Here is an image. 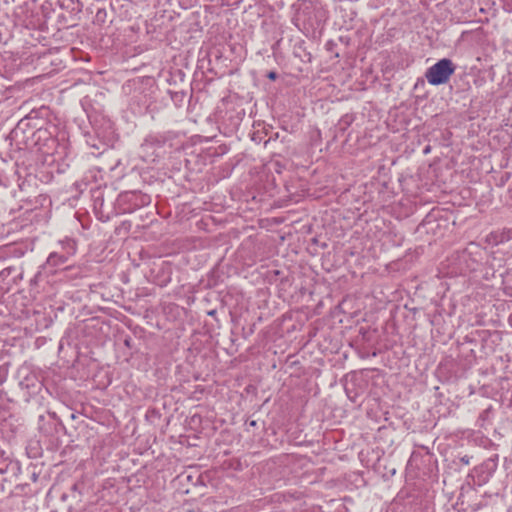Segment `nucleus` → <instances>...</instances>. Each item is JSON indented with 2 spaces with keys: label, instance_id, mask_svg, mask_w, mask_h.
Wrapping results in <instances>:
<instances>
[{
  "label": "nucleus",
  "instance_id": "6",
  "mask_svg": "<svg viewBox=\"0 0 512 512\" xmlns=\"http://www.w3.org/2000/svg\"><path fill=\"white\" fill-rule=\"evenodd\" d=\"M353 121H354V117L352 115H350V114L343 115L337 124L338 130L341 132H344L352 124Z\"/></svg>",
  "mask_w": 512,
  "mask_h": 512
},
{
  "label": "nucleus",
  "instance_id": "12",
  "mask_svg": "<svg viewBox=\"0 0 512 512\" xmlns=\"http://www.w3.org/2000/svg\"><path fill=\"white\" fill-rule=\"evenodd\" d=\"M249 426H251V427H255V426H257V421H255V420H251V421L249 422Z\"/></svg>",
  "mask_w": 512,
  "mask_h": 512
},
{
  "label": "nucleus",
  "instance_id": "13",
  "mask_svg": "<svg viewBox=\"0 0 512 512\" xmlns=\"http://www.w3.org/2000/svg\"><path fill=\"white\" fill-rule=\"evenodd\" d=\"M215 314H216V310H211L208 312V315H210V316H215Z\"/></svg>",
  "mask_w": 512,
  "mask_h": 512
},
{
  "label": "nucleus",
  "instance_id": "8",
  "mask_svg": "<svg viewBox=\"0 0 512 512\" xmlns=\"http://www.w3.org/2000/svg\"><path fill=\"white\" fill-rule=\"evenodd\" d=\"M14 270V267L12 266H9V267H6L4 268L1 272H0V277L2 278H6L8 277Z\"/></svg>",
  "mask_w": 512,
  "mask_h": 512
},
{
  "label": "nucleus",
  "instance_id": "17",
  "mask_svg": "<svg viewBox=\"0 0 512 512\" xmlns=\"http://www.w3.org/2000/svg\"><path fill=\"white\" fill-rule=\"evenodd\" d=\"M470 246H474L475 248H478V245H475L473 243H471Z\"/></svg>",
  "mask_w": 512,
  "mask_h": 512
},
{
  "label": "nucleus",
  "instance_id": "15",
  "mask_svg": "<svg viewBox=\"0 0 512 512\" xmlns=\"http://www.w3.org/2000/svg\"><path fill=\"white\" fill-rule=\"evenodd\" d=\"M125 345L128 346V347L130 346V339H126L125 340Z\"/></svg>",
  "mask_w": 512,
  "mask_h": 512
},
{
  "label": "nucleus",
  "instance_id": "4",
  "mask_svg": "<svg viewBox=\"0 0 512 512\" xmlns=\"http://www.w3.org/2000/svg\"><path fill=\"white\" fill-rule=\"evenodd\" d=\"M120 199L122 201H129V202H132L133 200H135L134 205L137 207L147 205L150 202L149 196L141 194L140 192L137 193L135 191L121 193Z\"/></svg>",
  "mask_w": 512,
  "mask_h": 512
},
{
  "label": "nucleus",
  "instance_id": "1",
  "mask_svg": "<svg viewBox=\"0 0 512 512\" xmlns=\"http://www.w3.org/2000/svg\"><path fill=\"white\" fill-rule=\"evenodd\" d=\"M47 136L46 129H34L26 119H21L11 130L9 139L19 149H29L39 145V141Z\"/></svg>",
  "mask_w": 512,
  "mask_h": 512
},
{
  "label": "nucleus",
  "instance_id": "11",
  "mask_svg": "<svg viewBox=\"0 0 512 512\" xmlns=\"http://www.w3.org/2000/svg\"><path fill=\"white\" fill-rule=\"evenodd\" d=\"M461 462L464 463V464H469V457L468 456H464L461 458Z\"/></svg>",
  "mask_w": 512,
  "mask_h": 512
},
{
  "label": "nucleus",
  "instance_id": "2",
  "mask_svg": "<svg viewBox=\"0 0 512 512\" xmlns=\"http://www.w3.org/2000/svg\"><path fill=\"white\" fill-rule=\"evenodd\" d=\"M455 70L452 60L443 58L427 69L425 77L429 84L438 86L447 83Z\"/></svg>",
  "mask_w": 512,
  "mask_h": 512
},
{
  "label": "nucleus",
  "instance_id": "9",
  "mask_svg": "<svg viewBox=\"0 0 512 512\" xmlns=\"http://www.w3.org/2000/svg\"><path fill=\"white\" fill-rule=\"evenodd\" d=\"M266 76L268 79L272 81H275L278 78V74L276 71H269Z\"/></svg>",
  "mask_w": 512,
  "mask_h": 512
},
{
  "label": "nucleus",
  "instance_id": "18",
  "mask_svg": "<svg viewBox=\"0 0 512 512\" xmlns=\"http://www.w3.org/2000/svg\"><path fill=\"white\" fill-rule=\"evenodd\" d=\"M0 471H1V472H4V471H5V468H0Z\"/></svg>",
  "mask_w": 512,
  "mask_h": 512
},
{
  "label": "nucleus",
  "instance_id": "3",
  "mask_svg": "<svg viewBox=\"0 0 512 512\" xmlns=\"http://www.w3.org/2000/svg\"><path fill=\"white\" fill-rule=\"evenodd\" d=\"M26 253V247L22 244H9L0 247V261L9 258H21Z\"/></svg>",
  "mask_w": 512,
  "mask_h": 512
},
{
  "label": "nucleus",
  "instance_id": "16",
  "mask_svg": "<svg viewBox=\"0 0 512 512\" xmlns=\"http://www.w3.org/2000/svg\"><path fill=\"white\" fill-rule=\"evenodd\" d=\"M429 151H430V147L428 146V147L425 148L424 152L428 153Z\"/></svg>",
  "mask_w": 512,
  "mask_h": 512
},
{
  "label": "nucleus",
  "instance_id": "5",
  "mask_svg": "<svg viewBox=\"0 0 512 512\" xmlns=\"http://www.w3.org/2000/svg\"><path fill=\"white\" fill-rule=\"evenodd\" d=\"M68 257L65 253L52 252L47 258L46 265L51 267L64 265L68 261Z\"/></svg>",
  "mask_w": 512,
  "mask_h": 512
},
{
  "label": "nucleus",
  "instance_id": "7",
  "mask_svg": "<svg viewBox=\"0 0 512 512\" xmlns=\"http://www.w3.org/2000/svg\"><path fill=\"white\" fill-rule=\"evenodd\" d=\"M63 248L66 250V255H73L76 251V244L74 241L68 240Z\"/></svg>",
  "mask_w": 512,
  "mask_h": 512
},
{
  "label": "nucleus",
  "instance_id": "14",
  "mask_svg": "<svg viewBox=\"0 0 512 512\" xmlns=\"http://www.w3.org/2000/svg\"><path fill=\"white\" fill-rule=\"evenodd\" d=\"M37 478H38V476L36 475V473H33L32 479H33L34 482L37 481Z\"/></svg>",
  "mask_w": 512,
  "mask_h": 512
},
{
  "label": "nucleus",
  "instance_id": "10",
  "mask_svg": "<svg viewBox=\"0 0 512 512\" xmlns=\"http://www.w3.org/2000/svg\"><path fill=\"white\" fill-rule=\"evenodd\" d=\"M496 273H498L499 277L504 278V276L507 274V270H500V269H494L493 271V277L496 276Z\"/></svg>",
  "mask_w": 512,
  "mask_h": 512
}]
</instances>
